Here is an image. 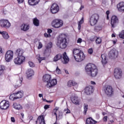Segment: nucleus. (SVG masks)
<instances>
[{
	"instance_id": "nucleus-12",
	"label": "nucleus",
	"mask_w": 124,
	"mask_h": 124,
	"mask_svg": "<svg viewBox=\"0 0 124 124\" xmlns=\"http://www.w3.org/2000/svg\"><path fill=\"white\" fill-rule=\"evenodd\" d=\"M9 102L3 100L0 103V108L2 110H6L9 107Z\"/></svg>"
},
{
	"instance_id": "nucleus-56",
	"label": "nucleus",
	"mask_w": 124,
	"mask_h": 124,
	"mask_svg": "<svg viewBox=\"0 0 124 124\" xmlns=\"http://www.w3.org/2000/svg\"><path fill=\"white\" fill-rule=\"evenodd\" d=\"M52 31H53L51 29L47 30V32H48V33H49V34H50V33H51V32H52Z\"/></svg>"
},
{
	"instance_id": "nucleus-57",
	"label": "nucleus",
	"mask_w": 124,
	"mask_h": 124,
	"mask_svg": "<svg viewBox=\"0 0 124 124\" xmlns=\"http://www.w3.org/2000/svg\"><path fill=\"white\" fill-rule=\"evenodd\" d=\"M11 120L12 123H15V118L14 117H11Z\"/></svg>"
},
{
	"instance_id": "nucleus-23",
	"label": "nucleus",
	"mask_w": 124,
	"mask_h": 124,
	"mask_svg": "<svg viewBox=\"0 0 124 124\" xmlns=\"http://www.w3.org/2000/svg\"><path fill=\"white\" fill-rule=\"evenodd\" d=\"M97 122L94 121L92 117H89L86 119V124H95Z\"/></svg>"
},
{
	"instance_id": "nucleus-43",
	"label": "nucleus",
	"mask_w": 124,
	"mask_h": 124,
	"mask_svg": "<svg viewBox=\"0 0 124 124\" xmlns=\"http://www.w3.org/2000/svg\"><path fill=\"white\" fill-rule=\"evenodd\" d=\"M96 36H91L90 37V41H94V40H96Z\"/></svg>"
},
{
	"instance_id": "nucleus-54",
	"label": "nucleus",
	"mask_w": 124,
	"mask_h": 124,
	"mask_svg": "<svg viewBox=\"0 0 124 124\" xmlns=\"http://www.w3.org/2000/svg\"><path fill=\"white\" fill-rule=\"evenodd\" d=\"M77 43H82V39L78 38L77 40Z\"/></svg>"
},
{
	"instance_id": "nucleus-60",
	"label": "nucleus",
	"mask_w": 124,
	"mask_h": 124,
	"mask_svg": "<svg viewBox=\"0 0 124 124\" xmlns=\"http://www.w3.org/2000/svg\"><path fill=\"white\" fill-rule=\"evenodd\" d=\"M111 36H112V37H116V35H115V34L113 33V34L111 35Z\"/></svg>"
},
{
	"instance_id": "nucleus-8",
	"label": "nucleus",
	"mask_w": 124,
	"mask_h": 124,
	"mask_svg": "<svg viewBox=\"0 0 124 124\" xmlns=\"http://www.w3.org/2000/svg\"><path fill=\"white\" fill-rule=\"evenodd\" d=\"M0 26L2 28H6V29H8V28H10L11 24L10 23L8 20L6 19H2L0 20Z\"/></svg>"
},
{
	"instance_id": "nucleus-50",
	"label": "nucleus",
	"mask_w": 124,
	"mask_h": 124,
	"mask_svg": "<svg viewBox=\"0 0 124 124\" xmlns=\"http://www.w3.org/2000/svg\"><path fill=\"white\" fill-rule=\"evenodd\" d=\"M42 47H43L42 43H41V42H39V46L38 47V48L41 49V48H42Z\"/></svg>"
},
{
	"instance_id": "nucleus-41",
	"label": "nucleus",
	"mask_w": 124,
	"mask_h": 124,
	"mask_svg": "<svg viewBox=\"0 0 124 124\" xmlns=\"http://www.w3.org/2000/svg\"><path fill=\"white\" fill-rule=\"evenodd\" d=\"M52 46H53V44L52 43V42H50L48 44H47V45L46 46V48L47 49H51V48H52Z\"/></svg>"
},
{
	"instance_id": "nucleus-33",
	"label": "nucleus",
	"mask_w": 124,
	"mask_h": 124,
	"mask_svg": "<svg viewBox=\"0 0 124 124\" xmlns=\"http://www.w3.org/2000/svg\"><path fill=\"white\" fill-rule=\"evenodd\" d=\"M2 35L4 39H8L9 38V35H8V33L6 31H2Z\"/></svg>"
},
{
	"instance_id": "nucleus-64",
	"label": "nucleus",
	"mask_w": 124,
	"mask_h": 124,
	"mask_svg": "<svg viewBox=\"0 0 124 124\" xmlns=\"http://www.w3.org/2000/svg\"><path fill=\"white\" fill-rule=\"evenodd\" d=\"M2 49L1 48H0V54H2Z\"/></svg>"
},
{
	"instance_id": "nucleus-27",
	"label": "nucleus",
	"mask_w": 124,
	"mask_h": 124,
	"mask_svg": "<svg viewBox=\"0 0 124 124\" xmlns=\"http://www.w3.org/2000/svg\"><path fill=\"white\" fill-rule=\"evenodd\" d=\"M72 101L74 104H76V105H79V99H78V97L75 96L72 99Z\"/></svg>"
},
{
	"instance_id": "nucleus-62",
	"label": "nucleus",
	"mask_w": 124,
	"mask_h": 124,
	"mask_svg": "<svg viewBox=\"0 0 124 124\" xmlns=\"http://www.w3.org/2000/svg\"><path fill=\"white\" fill-rule=\"evenodd\" d=\"M83 8H84V6H81L80 7V8H79V10H82V9H83Z\"/></svg>"
},
{
	"instance_id": "nucleus-36",
	"label": "nucleus",
	"mask_w": 124,
	"mask_h": 124,
	"mask_svg": "<svg viewBox=\"0 0 124 124\" xmlns=\"http://www.w3.org/2000/svg\"><path fill=\"white\" fill-rule=\"evenodd\" d=\"M9 98L10 100H15V99H17L16 98V95L15 94V93H14L10 95Z\"/></svg>"
},
{
	"instance_id": "nucleus-30",
	"label": "nucleus",
	"mask_w": 124,
	"mask_h": 124,
	"mask_svg": "<svg viewBox=\"0 0 124 124\" xmlns=\"http://www.w3.org/2000/svg\"><path fill=\"white\" fill-rule=\"evenodd\" d=\"M13 107L16 110H21L22 109V106L20 104L15 103L13 104Z\"/></svg>"
},
{
	"instance_id": "nucleus-28",
	"label": "nucleus",
	"mask_w": 124,
	"mask_h": 124,
	"mask_svg": "<svg viewBox=\"0 0 124 124\" xmlns=\"http://www.w3.org/2000/svg\"><path fill=\"white\" fill-rule=\"evenodd\" d=\"M50 54H51V49L46 48L44 52V55L46 57H49L50 56Z\"/></svg>"
},
{
	"instance_id": "nucleus-61",
	"label": "nucleus",
	"mask_w": 124,
	"mask_h": 124,
	"mask_svg": "<svg viewBox=\"0 0 124 124\" xmlns=\"http://www.w3.org/2000/svg\"><path fill=\"white\" fill-rule=\"evenodd\" d=\"M91 84H92V85H95V82H94V81H91Z\"/></svg>"
},
{
	"instance_id": "nucleus-52",
	"label": "nucleus",
	"mask_w": 124,
	"mask_h": 124,
	"mask_svg": "<svg viewBox=\"0 0 124 124\" xmlns=\"http://www.w3.org/2000/svg\"><path fill=\"white\" fill-rule=\"evenodd\" d=\"M49 106H50V105H46L44 106V109H45V110H47V109H49V108H50Z\"/></svg>"
},
{
	"instance_id": "nucleus-29",
	"label": "nucleus",
	"mask_w": 124,
	"mask_h": 124,
	"mask_svg": "<svg viewBox=\"0 0 124 124\" xmlns=\"http://www.w3.org/2000/svg\"><path fill=\"white\" fill-rule=\"evenodd\" d=\"M15 93L16 94V99L22 98V97H23V94L21 92H18Z\"/></svg>"
},
{
	"instance_id": "nucleus-40",
	"label": "nucleus",
	"mask_w": 124,
	"mask_h": 124,
	"mask_svg": "<svg viewBox=\"0 0 124 124\" xmlns=\"http://www.w3.org/2000/svg\"><path fill=\"white\" fill-rule=\"evenodd\" d=\"M83 106H84V112L85 113V115H86V113H87V111H88V105L84 104Z\"/></svg>"
},
{
	"instance_id": "nucleus-19",
	"label": "nucleus",
	"mask_w": 124,
	"mask_h": 124,
	"mask_svg": "<svg viewBox=\"0 0 124 124\" xmlns=\"http://www.w3.org/2000/svg\"><path fill=\"white\" fill-rule=\"evenodd\" d=\"M67 86L70 88L71 87H78V83L73 80H69L67 82Z\"/></svg>"
},
{
	"instance_id": "nucleus-3",
	"label": "nucleus",
	"mask_w": 124,
	"mask_h": 124,
	"mask_svg": "<svg viewBox=\"0 0 124 124\" xmlns=\"http://www.w3.org/2000/svg\"><path fill=\"white\" fill-rule=\"evenodd\" d=\"M66 43H67V41L65 35H62L60 36L57 44V46L61 49H65L66 48Z\"/></svg>"
},
{
	"instance_id": "nucleus-58",
	"label": "nucleus",
	"mask_w": 124,
	"mask_h": 124,
	"mask_svg": "<svg viewBox=\"0 0 124 124\" xmlns=\"http://www.w3.org/2000/svg\"><path fill=\"white\" fill-rule=\"evenodd\" d=\"M18 3H22V2H24V0H17Z\"/></svg>"
},
{
	"instance_id": "nucleus-51",
	"label": "nucleus",
	"mask_w": 124,
	"mask_h": 124,
	"mask_svg": "<svg viewBox=\"0 0 124 124\" xmlns=\"http://www.w3.org/2000/svg\"><path fill=\"white\" fill-rule=\"evenodd\" d=\"M44 36L45 37H51V34H48L47 33H45Z\"/></svg>"
},
{
	"instance_id": "nucleus-24",
	"label": "nucleus",
	"mask_w": 124,
	"mask_h": 124,
	"mask_svg": "<svg viewBox=\"0 0 124 124\" xmlns=\"http://www.w3.org/2000/svg\"><path fill=\"white\" fill-rule=\"evenodd\" d=\"M40 0H29L28 3L30 5H36L39 2Z\"/></svg>"
},
{
	"instance_id": "nucleus-16",
	"label": "nucleus",
	"mask_w": 124,
	"mask_h": 124,
	"mask_svg": "<svg viewBox=\"0 0 124 124\" xmlns=\"http://www.w3.org/2000/svg\"><path fill=\"white\" fill-rule=\"evenodd\" d=\"M85 93L87 95L92 94L93 93V87L92 86H88L85 89Z\"/></svg>"
},
{
	"instance_id": "nucleus-63",
	"label": "nucleus",
	"mask_w": 124,
	"mask_h": 124,
	"mask_svg": "<svg viewBox=\"0 0 124 124\" xmlns=\"http://www.w3.org/2000/svg\"><path fill=\"white\" fill-rule=\"evenodd\" d=\"M64 70L65 73H66V74H68V71H67L66 69H64Z\"/></svg>"
},
{
	"instance_id": "nucleus-38",
	"label": "nucleus",
	"mask_w": 124,
	"mask_h": 124,
	"mask_svg": "<svg viewBox=\"0 0 124 124\" xmlns=\"http://www.w3.org/2000/svg\"><path fill=\"white\" fill-rule=\"evenodd\" d=\"M5 70V67L4 66L1 65L0 66V74H2L3 73V71Z\"/></svg>"
},
{
	"instance_id": "nucleus-48",
	"label": "nucleus",
	"mask_w": 124,
	"mask_h": 124,
	"mask_svg": "<svg viewBox=\"0 0 124 124\" xmlns=\"http://www.w3.org/2000/svg\"><path fill=\"white\" fill-rule=\"evenodd\" d=\"M106 14H107V20L109 19V14H110V12L109 11H107L106 12Z\"/></svg>"
},
{
	"instance_id": "nucleus-39",
	"label": "nucleus",
	"mask_w": 124,
	"mask_h": 124,
	"mask_svg": "<svg viewBox=\"0 0 124 124\" xmlns=\"http://www.w3.org/2000/svg\"><path fill=\"white\" fill-rule=\"evenodd\" d=\"M102 40L101 38H99L97 37H96V39L95 40V43L96 44H101Z\"/></svg>"
},
{
	"instance_id": "nucleus-1",
	"label": "nucleus",
	"mask_w": 124,
	"mask_h": 124,
	"mask_svg": "<svg viewBox=\"0 0 124 124\" xmlns=\"http://www.w3.org/2000/svg\"><path fill=\"white\" fill-rule=\"evenodd\" d=\"M85 70L86 73L91 76V77H95L98 72L96 66L92 63L87 64L86 66Z\"/></svg>"
},
{
	"instance_id": "nucleus-18",
	"label": "nucleus",
	"mask_w": 124,
	"mask_h": 124,
	"mask_svg": "<svg viewBox=\"0 0 124 124\" xmlns=\"http://www.w3.org/2000/svg\"><path fill=\"white\" fill-rule=\"evenodd\" d=\"M117 8L120 12H124V2H121L118 4Z\"/></svg>"
},
{
	"instance_id": "nucleus-34",
	"label": "nucleus",
	"mask_w": 124,
	"mask_h": 124,
	"mask_svg": "<svg viewBox=\"0 0 124 124\" xmlns=\"http://www.w3.org/2000/svg\"><path fill=\"white\" fill-rule=\"evenodd\" d=\"M101 30H102L101 25H96L94 28V31L96 32H98L99 31H101Z\"/></svg>"
},
{
	"instance_id": "nucleus-46",
	"label": "nucleus",
	"mask_w": 124,
	"mask_h": 124,
	"mask_svg": "<svg viewBox=\"0 0 124 124\" xmlns=\"http://www.w3.org/2000/svg\"><path fill=\"white\" fill-rule=\"evenodd\" d=\"M29 64L30 66V67H34V63H33V62L30 61L29 62Z\"/></svg>"
},
{
	"instance_id": "nucleus-44",
	"label": "nucleus",
	"mask_w": 124,
	"mask_h": 124,
	"mask_svg": "<svg viewBox=\"0 0 124 124\" xmlns=\"http://www.w3.org/2000/svg\"><path fill=\"white\" fill-rule=\"evenodd\" d=\"M59 110V108H54L53 109V112L54 113V115H56V120H58V114H57V111H58Z\"/></svg>"
},
{
	"instance_id": "nucleus-9",
	"label": "nucleus",
	"mask_w": 124,
	"mask_h": 124,
	"mask_svg": "<svg viewBox=\"0 0 124 124\" xmlns=\"http://www.w3.org/2000/svg\"><path fill=\"white\" fill-rule=\"evenodd\" d=\"M13 51L11 50H8L7 51L5 55V59L8 62H10L12 59H13Z\"/></svg>"
},
{
	"instance_id": "nucleus-13",
	"label": "nucleus",
	"mask_w": 124,
	"mask_h": 124,
	"mask_svg": "<svg viewBox=\"0 0 124 124\" xmlns=\"http://www.w3.org/2000/svg\"><path fill=\"white\" fill-rule=\"evenodd\" d=\"M114 76L116 79L122 78V70L118 68H115L114 71Z\"/></svg>"
},
{
	"instance_id": "nucleus-32",
	"label": "nucleus",
	"mask_w": 124,
	"mask_h": 124,
	"mask_svg": "<svg viewBox=\"0 0 124 124\" xmlns=\"http://www.w3.org/2000/svg\"><path fill=\"white\" fill-rule=\"evenodd\" d=\"M36 58L38 60L39 63L41 62L42 61H45L46 58L45 57H41L40 54H38L36 56Z\"/></svg>"
},
{
	"instance_id": "nucleus-5",
	"label": "nucleus",
	"mask_w": 124,
	"mask_h": 124,
	"mask_svg": "<svg viewBox=\"0 0 124 124\" xmlns=\"http://www.w3.org/2000/svg\"><path fill=\"white\" fill-rule=\"evenodd\" d=\"M98 19H99V16L96 14H93L90 16V24L91 26H95V25H96L97 22H98Z\"/></svg>"
},
{
	"instance_id": "nucleus-25",
	"label": "nucleus",
	"mask_w": 124,
	"mask_h": 124,
	"mask_svg": "<svg viewBox=\"0 0 124 124\" xmlns=\"http://www.w3.org/2000/svg\"><path fill=\"white\" fill-rule=\"evenodd\" d=\"M33 70L31 69H29L26 73V74L27 75V77L28 78H30V77H31V76H33Z\"/></svg>"
},
{
	"instance_id": "nucleus-10",
	"label": "nucleus",
	"mask_w": 124,
	"mask_h": 124,
	"mask_svg": "<svg viewBox=\"0 0 124 124\" xmlns=\"http://www.w3.org/2000/svg\"><path fill=\"white\" fill-rule=\"evenodd\" d=\"M104 91L106 94H107V95H108V96H111L113 94V93H114L113 88L110 86H108L105 87Z\"/></svg>"
},
{
	"instance_id": "nucleus-11",
	"label": "nucleus",
	"mask_w": 124,
	"mask_h": 124,
	"mask_svg": "<svg viewBox=\"0 0 124 124\" xmlns=\"http://www.w3.org/2000/svg\"><path fill=\"white\" fill-rule=\"evenodd\" d=\"M26 58L25 57L17 56L14 60L15 64H22L25 62Z\"/></svg>"
},
{
	"instance_id": "nucleus-6",
	"label": "nucleus",
	"mask_w": 124,
	"mask_h": 124,
	"mask_svg": "<svg viewBox=\"0 0 124 124\" xmlns=\"http://www.w3.org/2000/svg\"><path fill=\"white\" fill-rule=\"evenodd\" d=\"M51 25L53 28L58 29L59 28L62 27V25H63V23H62V20L54 19L53 20Z\"/></svg>"
},
{
	"instance_id": "nucleus-31",
	"label": "nucleus",
	"mask_w": 124,
	"mask_h": 124,
	"mask_svg": "<svg viewBox=\"0 0 124 124\" xmlns=\"http://www.w3.org/2000/svg\"><path fill=\"white\" fill-rule=\"evenodd\" d=\"M21 30L22 31H26L30 29V26L29 25H27L26 24H22L21 25Z\"/></svg>"
},
{
	"instance_id": "nucleus-45",
	"label": "nucleus",
	"mask_w": 124,
	"mask_h": 124,
	"mask_svg": "<svg viewBox=\"0 0 124 124\" xmlns=\"http://www.w3.org/2000/svg\"><path fill=\"white\" fill-rule=\"evenodd\" d=\"M56 72L58 74H61V73H62V71H61V69L59 68V66H57L56 68Z\"/></svg>"
},
{
	"instance_id": "nucleus-42",
	"label": "nucleus",
	"mask_w": 124,
	"mask_h": 124,
	"mask_svg": "<svg viewBox=\"0 0 124 124\" xmlns=\"http://www.w3.org/2000/svg\"><path fill=\"white\" fill-rule=\"evenodd\" d=\"M119 37L124 39V30L122 31L119 34Z\"/></svg>"
},
{
	"instance_id": "nucleus-17",
	"label": "nucleus",
	"mask_w": 124,
	"mask_h": 124,
	"mask_svg": "<svg viewBox=\"0 0 124 124\" xmlns=\"http://www.w3.org/2000/svg\"><path fill=\"white\" fill-rule=\"evenodd\" d=\"M55 85H57V79H53L51 80L50 79L49 82L46 83V87L47 88H52V87H54V86H55Z\"/></svg>"
},
{
	"instance_id": "nucleus-20",
	"label": "nucleus",
	"mask_w": 124,
	"mask_h": 124,
	"mask_svg": "<svg viewBox=\"0 0 124 124\" xmlns=\"http://www.w3.org/2000/svg\"><path fill=\"white\" fill-rule=\"evenodd\" d=\"M23 54H24V50L22 48H18L16 50V55L18 57H24Z\"/></svg>"
},
{
	"instance_id": "nucleus-2",
	"label": "nucleus",
	"mask_w": 124,
	"mask_h": 124,
	"mask_svg": "<svg viewBox=\"0 0 124 124\" xmlns=\"http://www.w3.org/2000/svg\"><path fill=\"white\" fill-rule=\"evenodd\" d=\"M73 53L74 58L76 62H80L85 60V54L80 49L75 48L73 49Z\"/></svg>"
},
{
	"instance_id": "nucleus-47",
	"label": "nucleus",
	"mask_w": 124,
	"mask_h": 124,
	"mask_svg": "<svg viewBox=\"0 0 124 124\" xmlns=\"http://www.w3.org/2000/svg\"><path fill=\"white\" fill-rule=\"evenodd\" d=\"M17 87H20V86L22 85V80H19L17 82Z\"/></svg>"
},
{
	"instance_id": "nucleus-4",
	"label": "nucleus",
	"mask_w": 124,
	"mask_h": 124,
	"mask_svg": "<svg viewBox=\"0 0 124 124\" xmlns=\"http://www.w3.org/2000/svg\"><path fill=\"white\" fill-rule=\"evenodd\" d=\"M62 58L63 60H64V63H67L68 62H69V58L66 55V52H64L63 53L62 56V54H59L55 56L53 59V62H58L59 60H61Z\"/></svg>"
},
{
	"instance_id": "nucleus-22",
	"label": "nucleus",
	"mask_w": 124,
	"mask_h": 124,
	"mask_svg": "<svg viewBox=\"0 0 124 124\" xmlns=\"http://www.w3.org/2000/svg\"><path fill=\"white\" fill-rule=\"evenodd\" d=\"M39 123L40 124H45V120H44V117L43 116H40L37 120L36 121V123Z\"/></svg>"
},
{
	"instance_id": "nucleus-21",
	"label": "nucleus",
	"mask_w": 124,
	"mask_h": 124,
	"mask_svg": "<svg viewBox=\"0 0 124 124\" xmlns=\"http://www.w3.org/2000/svg\"><path fill=\"white\" fill-rule=\"evenodd\" d=\"M50 80H51V75H45L43 77V81H44V82H46L47 84L49 83Z\"/></svg>"
},
{
	"instance_id": "nucleus-53",
	"label": "nucleus",
	"mask_w": 124,
	"mask_h": 124,
	"mask_svg": "<svg viewBox=\"0 0 124 124\" xmlns=\"http://www.w3.org/2000/svg\"><path fill=\"white\" fill-rule=\"evenodd\" d=\"M108 119V116H105L103 118V120L104 121V122H107Z\"/></svg>"
},
{
	"instance_id": "nucleus-14",
	"label": "nucleus",
	"mask_w": 124,
	"mask_h": 124,
	"mask_svg": "<svg viewBox=\"0 0 124 124\" xmlns=\"http://www.w3.org/2000/svg\"><path fill=\"white\" fill-rule=\"evenodd\" d=\"M50 10L52 14H55L59 12L60 10V8L59 7V5L57 3H53L50 8Z\"/></svg>"
},
{
	"instance_id": "nucleus-59",
	"label": "nucleus",
	"mask_w": 124,
	"mask_h": 124,
	"mask_svg": "<svg viewBox=\"0 0 124 124\" xmlns=\"http://www.w3.org/2000/svg\"><path fill=\"white\" fill-rule=\"evenodd\" d=\"M39 96L40 97H43V94H39Z\"/></svg>"
},
{
	"instance_id": "nucleus-35",
	"label": "nucleus",
	"mask_w": 124,
	"mask_h": 124,
	"mask_svg": "<svg viewBox=\"0 0 124 124\" xmlns=\"http://www.w3.org/2000/svg\"><path fill=\"white\" fill-rule=\"evenodd\" d=\"M33 23L36 27H38L39 26V20L37 18H35L33 20Z\"/></svg>"
},
{
	"instance_id": "nucleus-55",
	"label": "nucleus",
	"mask_w": 124,
	"mask_h": 124,
	"mask_svg": "<svg viewBox=\"0 0 124 124\" xmlns=\"http://www.w3.org/2000/svg\"><path fill=\"white\" fill-rule=\"evenodd\" d=\"M64 111L66 112V114H69L70 113V110L68 109H64Z\"/></svg>"
},
{
	"instance_id": "nucleus-37",
	"label": "nucleus",
	"mask_w": 124,
	"mask_h": 124,
	"mask_svg": "<svg viewBox=\"0 0 124 124\" xmlns=\"http://www.w3.org/2000/svg\"><path fill=\"white\" fill-rule=\"evenodd\" d=\"M84 18L82 17L81 20L78 22V30L80 31L81 30V25L84 22Z\"/></svg>"
},
{
	"instance_id": "nucleus-26",
	"label": "nucleus",
	"mask_w": 124,
	"mask_h": 124,
	"mask_svg": "<svg viewBox=\"0 0 124 124\" xmlns=\"http://www.w3.org/2000/svg\"><path fill=\"white\" fill-rule=\"evenodd\" d=\"M101 57L102 59V63L103 64H106V63H107V58L105 54H102Z\"/></svg>"
},
{
	"instance_id": "nucleus-7",
	"label": "nucleus",
	"mask_w": 124,
	"mask_h": 124,
	"mask_svg": "<svg viewBox=\"0 0 124 124\" xmlns=\"http://www.w3.org/2000/svg\"><path fill=\"white\" fill-rule=\"evenodd\" d=\"M118 55L119 52H118V50H116V49H113L110 50L108 53V57L110 59L114 60L115 59H116V58H118Z\"/></svg>"
},
{
	"instance_id": "nucleus-49",
	"label": "nucleus",
	"mask_w": 124,
	"mask_h": 124,
	"mask_svg": "<svg viewBox=\"0 0 124 124\" xmlns=\"http://www.w3.org/2000/svg\"><path fill=\"white\" fill-rule=\"evenodd\" d=\"M88 52L90 55H92V54H93V48H89L88 50Z\"/></svg>"
},
{
	"instance_id": "nucleus-15",
	"label": "nucleus",
	"mask_w": 124,
	"mask_h": 124,
	"mask_svg": "<svg viewBox=\"0 0 124 124\" xmlns=\"http://www.w3.org/2000/svg\"><path fill=\"white\" fill-rule=\"evenodd\" d=\"M119 23V19L118 17L115 16H112L111 19V24L112 28H115L116 26V24H118Z\"/></svg>"
}]
</instances>
